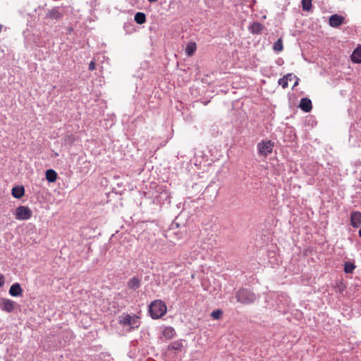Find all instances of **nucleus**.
I'll use <instances>...</instances> for the list:
<instances>
[{"mask_svg":"<svg viewBox=\"0 0 361 361\" xmlns=\"http://www.w3.org/2000/svg\"><path fill=\"white\" fill-rule=\"evenodd\" d=\"M235 298L241 304L250 305L256 300L257 296L247 288H240L235 293Z\"/></svg>","mask_w":361,"mask_h":361,"instance_id":"obj_1","label":"nucleus"},{"mask_svg":"<svg viewBox=\"0 0 361 361\" xmlns=\"http://www.w3.org/2000/svg\"><path fill=\"white\" fill-rule=\"evenodd\" d=\"M149 312L153 319H159L166 313V306L160 300H156L151 303Z\"/></svg>","mask_w":361,"mask_h":361,"instance_id":"obj_2","label":"nucleus"},{"mask_svg":"<svg viewBox=\"0 0 361 361\" xmlns=\"http://www.w3.org/2000/svg\"><path fill=\"white\" fill-rule=\"evenodd\" d=\"M118 322L120 324L130 327V330L137 329L140 326L139 317L136 315L131 316L127 313H123L118 317Z\"/></svg>","mask_w":361,"mask_h":361,"instance_id":"obj_3","label":"nucleus"},{"mask_svg":"<svg viewBox=\"0 0 361 361\" xmlns=\"http://www.w3.org/2000/svg\"><path fill=\"white\" fill-rule=\"evenodd\" d=\"M32 212L26 206H19L16 208L15 216L17 220H28L31 218Z\"/></svg>","mask_w":361,"mask_h":361,"instance_id":"obj_4","label":"nucleus"},{"mask_svg":"<svg viewBox=\"0 0 361 361\" xmlns=\"http://www.w3.org/2000/svg\"><path fill=\"white\" fill-rule=\"evenodd\" d=\"M274 144L271 140H263L257 144L259 154L266 157L272 152Z\"/></svg>","mask_w":361,"mask_h":361,"instance_id":"obj_5","label":"nucleus"},{"mask_svg":"<svg viewBox=\"0 0 361 361\" xmlns=\"http://www.w3.org/2000/svg\"><path fill=\"white\" fill-rule=\"evenodd\" d=\"M16 302L10 299L0 298V308L2 311L10 313L15 307Z\"/></svg>","mask_w":361,"mask_h":361,"instance_id":"obj_6","label":"nucleus"},{"mask_svg":"<svg viewBox=\"0 0 361 361\" xmlns=\"http://www.w3.org/2000/svg\"><path fill=\"white\" fill-rule=\"evenodd\" d=\"M345 18L342 16L334 14L329 17V24L332 27H337L344 23Z\"/></svg>","mask_w":361,"mask_h":361,"instance_id":"obj_7","label":"nucleus"},{"mask_svg":"<svg viewBox=\"0 0 361 361\" xmlns=\"http://www.w3.org/2000/svg\"><path fill=\"white\" fill-rule=\"evenodd\" d=\"M350 224L354 228L361 226V212L355 211L351 213Z\"/></svg>","mask_w":361,"mask_h":361,"instance_id":"obj_8","label":"nucleus"},{"mask_svg":"<svg viewBox=\"0 0 361 361\" xmlns=\"http://www.w3.org/2000/svg\"><path fill=\"white\" fill-rule=\"evenodd\" d=\"M299 107L305 113L310 112L312 109L311 100L307 97L301 99Z\"/></svg>","mask_w":361,"mask_h":361,"instance_id":"obj_9","label":"nucleus"},{"mask_svg":"<svg viewBox=\"0 0 361 361\" xmlns=\"http://www.w3.org/2000/svg\"><path fill=\"white\" fill-rule=\"evenodd\" d=\"M63 13L59 8H54L47 13V18L56 20L61 19Z\"/></svg>","mask_w":361,"mask_h":361,"instance_id":"obj_10","label":"nucleus"},{"mask_svg":"<svg viewBox=\"0 0 361 361\" xmlns=\"http://www.w3.org/2000/svg\"><path fill=\"white\" fill-rule=\"evenodd\" d=\"M9 294L13 297L21 296L23 294V289L18 283H13L9 289Z\"/></svg>","mask_w":361,"mask_h":361,"instance_id":"obj_11","label":"nucleus"},{"mask_svg":"<svg viewBox=\"0 0 361 361\" xmlns=\"http://www.w3.org/2000/svg\"><path fill=\"white\" fill-rule=\"evenodd\" d=\"M140 286L141 281L137 276H133L128 282V287L133 290L138 289L140 287Z\"/></svg>","mask_w":361,"mask_h":361,"instance_id":"obj_12","label":"nucleus"},{"mask_svg":"<svg viewBox=\"0 0 361 361\" xmlns=\"http://www.w3.org/2000/svg\"><path fill=\"white\" fill-rule=\"evenodd\" d=\"M264 26L259 22H254L250 27L249 30L253 35H258L262 32Z\"/></svg>","mask_w":361,"mask_h":361,"instance_id":"obj_13","label":"nucleus"},{"mask_svg":"<svg viewBox=\"0 0 361 361\" xmlns=\"http://www.w3.org/2000/svg\"><path fill=\"white\" fill-rule=\"evenodd\" d=\"M25 194V189L23 185H16L12 189V195L17 199L21 198Z\"/></svg>","mask_w":361,"mask_h":361,"instance_id":"obj_14","label":"nucleus"},{"mask_svg":"<svg viewBox=\"0 0 361 361\" xmlns=\"http://www.w3.org/2000/svg\"><path fill=\"white\" fill-rule=\"evenodd\" d=\"M183 347V340H178V341H176L173 342L172 343H171L168 346V350L179 352V351L182 350Z\"/></svg>","mask_w":361,"mask_h":361,"instance_id":"obj_15","label":"nucleus"},{"mask_svg":"<svg viewBox=\"0 0 361 361\" xmlns=\"http://www.w3.org/2000/svg\"><path fill=\"white\" fill-rule=\"evenodd\" d=\"M163 336L166 339H171L174 337L176 335V331L171 326H166L164 328V329L162 331Z\"/></svg>","mask_w":361,"mask_h":361,"instance_id":"obj_16","label":"nucleus"},{"mask_svg":"<svg viewBox=\"0 0 361 361\" xmlns=\"http://www.w3.org/2000/svg\"><path fill=\"white\" fill-rule=\"evenodd\" d=\"M351 59L353 62L357 63H361V47H358L353 51L351 55Z\"/></svg>","mask_w":361,"mask_h":361,"instance_id":"obj_17","label":"nucleus"},{"mask_svg":"<svg viewBox=\"0 0 361 361\" xmlns=\"http://www.w3.org/2000/svg\"><path fill=\"white\" fill-rule=\"evenodd\" d=\"M46 179L49 183H54L57 178V173L54 169H48L45 173Z\"/></svg>","mask_w":361,"mask_h":361,"instance_id":"obj_18","label":"nucleus"},{"mask_svg":"<svg viewBox=\"0 0 361 361\" xmlns=\"http://www.w3.org/2000/svg\"><path fill=\"white\" fill-rule=\"evenodd\" d=\"M75 140H76V138H75V135H73L72 133H67L63 137L62 141H63V144L71 145L75 141Z\"/></svg>","mask_w":361,"mask_h":361,"instance_id":"obj_19","label":"nucleus"},{"mask_svg":"<svg viewBox=\"0 0 361 361\" xmlns=\"http://www.w3.org/2000/svg\"><path fill=\"white\" fill-rule=\"evenodd\" d=\"M197 46L195 42H189L185 48V54L187 56H190L193 55L195 51H196Z\"/></svg>","mask_w":361,"mask_h":361,"instance_id":"obj_20","label":"nucleus"},{"mask_svg":"<svg viewBox=\"0 0 361 361\" xmlns=\"http://www.w3.org/2000/svg\"><path fill=\"white\" fill-rule=\"evenodd\" d=\"M134 20L137 24L142 25L146 21V16L142 12H137L135 15Z\"/></svg>","mask_w":361,"mask_h":361,"instance_id":"obj_21","label":"nucleus"},{"mask_svg":"<svg viewBox=\"0 0 361 361\" xmlns=\"http://www.w3.org/2000/svg\"><path fill=\"white\" fill-rule=\"evenodd\" d=\"M288 77H293V73H288L287 75H284L283 78H280L278 81L279 85H281V87L283 89H286L288 87Z\"/></svg>","mask_w":361,"mask_h":361,"instance_id":"obj_22","label":"nucleus"},{"mask_svg":"<svg viewBox=\"0 0 361 361\" xmlns=\"http://www.w3.org/2000/svg\"><path fill=\"white\" fill-rule=\"evenodd\" d=\"M356 266L353 262H345L344 263V271L345 274H352Z\"/></svg>","mask_w":361,"mask_h":361,"instance_id":"obj_23","label":"nucleus"},{"mask_svg":"<svg viewBox=\"0 0 361 361\" xmlns=\"http://www.w3.org/2000/svg\"><path fill=\"white\" fill-rule=\"evenodd\" d=\"M273 49L275 51H281L283 49V42L281 39H279L274 44Z\"/></svg>","mask_w":361,"mask_h":361,"instance_id":"obj_24","label":"nucleus"},{"mask_svg":"<svg viewBox=\"0 0 361 361\" xmlns=\"http://www.w3.org/2000/svg\"><path fill=\"white\" fill-rule=\"evenodd\" d=\"M335 288L336 292L339 293L340 294H343V293L346 289L345 285L341 281L337 282Z\"/></svg>","mask_w":361,"mask_h":361,"instance_id":"obj_25","label":"nucleus"},{"mask_svg":"<svg viewBox=\"0 0 361 361\" xmlns=\"http://www.w3.org/2000/svg\"><path fill=\"white\" fill-rule=\"evenodd\" d=\"M302 9L309 11L312 8V0H302Z\"/></svg>","mask_w":361,"mask_h":361,"instance_id":"obj_26","label":"nucleus"},{"mask_svg":"<svg viewBox=\"0 0 361 361\" xmlns=\"http://www.w3.org/2000/svg\"><path fill=\"white\" fill-rule=\"evenodd\" d=\"M223 314V312L221 310H216L211 313V316L214 319H219Z\"/></svg>","mask_w":361,"mask_h":361,"instance_id":"obj_27","label":"nucleus"},{"mask_svg":"<svg viewBox=\"0 0 361 361\" xmlns=\"http://www.w3.org/2000/svg\"><path fill=\"white\" fill-rule=\"evenodd\" d=\"M95 69V63L94 61H90L89 64V70L94 71Z\"/></svg>","mask_w":361,"mask_h":361,"instance_id":"obj_28","label":"nucleus"},{"mask_svg":"<svg viewBox=\"0 0 361 361\" xmlns=\"http://www.w3.org/2000/svg\"><path fill=\"white\" fill-rule=\"evenodd\" d=\"M4 276L3 274H0V287L4 285Z\"/></svg>","mask_w":361,"mask_h":361,"instance_id":"obj_29","label":"nucleus"},{"mask_svg":"<svg viewBox=\"0 0 361 361\" xmlns=\"http://www.w3.org/2000/svg\"><path fill=\"white\" fill-rule=\"evenodd\" d=\"M295 82L293 85V88H294L295 87H296L298 85L299 78L296 76V78H295Z\"/></svg>","mask_w":361,"mask_h":361,"instance_id":"obj_30","label":"nucleus"},{"mask_svg":"<svg viewBox=\"0 0 361 361\" xmlns=\"http://www.w3.org/2000/svg\"><path fill=\"white\" fill-rule=\"evenodd\" d=\"M293 77H290V78L288 77V81H291V80H293V79L296 78V75H293Z\"/></svg>","mask_w":361,"mask_h":361,"instance_id":"obj_31","label":"nucleus"},{"mask_svg":"<svg viewBox=\"0 0 361 361\" xmlns=\"http://www.w3.org/2000/svg\"><path fill=\"white\" fill-rule=\"evenodd\" d=\"M359 236L361 238V228L359 230Z\"/></svg>","mask_w":361,"mask_h":361,"instance_id":"obj_32","label":"nucleus"},{"mask_svg":"<svg viewBox=\"0 0 361 361\" xmlns=\"http://www.w3.org/2000/svg\"><path fill=\"white\" fill-rule=\"evenodd\" d=\"M149 2H155L157 1V0H148Z\"/></svg>","mask_w":361,"mask_h":361,"instance_id":"obj_33","label":"nucleus"},{"mask_svg":"<svg viewBox=\"0 0 361 361\" xmlns=\"http://www.w3.org/2000/svg\"><path fill=\"white\" fill-rule=\"evenodd\" d=\"M2 25L0 24V32L1 31Z\"/></svg>","mask_w":361,"mask_h":361,"instance_id":"obj_34","label":"nucleus"}]
</instances>
